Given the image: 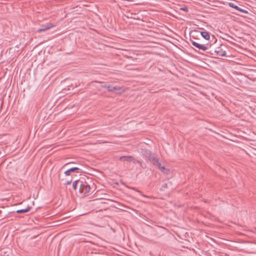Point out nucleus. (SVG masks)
Instances as JSON below:
<instances>
[{
    "label": "nucleus",
    "mask_w": 256,
    "mask_h": 256,
    "mask_svg": "<svg viewBox=\"0 0 256 256\" xmlns=\"http://www.w3.org/2000/svg\"><path fill=\"white\" fill-rule=\"evenodd\" d=\"M90 186L86 182H82L79 189V192L83 194L84 195L88 194L90 190Z\"/></svg>",
    "instance_id": "nucleus-1"
},
{
    "label": "nucleus",
    "mask_w": 256,
    "mask_h": 256,
    "mask_svg": "<svg viewBox=\"0 0 256 256\" xmlns=\"http://www.w3.org/2000/svg\"><path fill=\"white\" fill-rule=\"evenodd\" d=\"M121 161H127L129 162H133L134 164L138 163L141 164V162L132 156H122L120 158Z\"/></svg>",
    "instance_id": "nucleus-2"
},
{
    "label": "nucleus",
    "mask_w": 256,
    "mask_h": 256,
    "mask_svg": "<svg viewBox=\"0 0 256 256\" xmlns=\"http://www.w3.org/2000/svg\"><path fill=\"white\" fill-rule=\"evenodd\" d=\"M106 88L108 91L112 92H116V93L120 94L122 92V90L120 88L116 86H112L110 85H108L106 86Z\"/></svg>",
    "instance_id": "nucleus-3"
},
{
    "label": "nucleus",
    "mask_w": 256,
    "mask_h": 256,
    "mask_svg": "<svg viewBox=\"0 0 256 256\" xmlns=\"http://www.w3.org/2000/svg\"><path fill=\"white\" fill-rule=\"evenodd\" d=\"M54 26V25L51 23L47 24L46 25L42 26L41 28L38 30V32H44Z\"/></svg>",
    "instance_id": "nucleus-4"
},
{
    "label": "nucleus",
    "mask_w": 256,
    "mask_h": 256,
    "mask_svg": "<svg viewBox=\"0 0 256 256\" xmlns=\"http://www.w3.org/2000/svg\"><path fill=\"white\" fill-rule=\"evenodd\" d=\"M151 162L153 164L154 166L158 167V168H160L161 164L159 162L158 158L153 155L149 159Z\"/></svg>",
    "instance_id": "nucleus-5"
},
{
    "label": "nucleus",
    "mask_w": 256,
    "mask_h": 256,
    "mask_svg": "<svg viewBox=\"0 0 256 256\" xmlns=\"http://www.w3.org/2000/svg\"><path fill=\"white\" fill-rule=\"evenodd\" d=\"M192 44L196 47V48L200 49V50H207L208 48L207 46H204V45H202V44H200L194 41H192Z\"/></svg>",
    "instance_id": "nucleus-6"
},
{
    "label": "nucleus",
    "mask_w": 256,
    "mask_h": 256,
    "mask_svg": "<svg viewBox=\"0 0 256 256\" xmlns=\"http://www.w3.org/2000/svg\"><path fill=\"white\" fill-rule=\"evenodd\" d=\"M142 152L144 156L148 158V159H150V158L154 154H152L151 152L146 149H142Z\"/></svg>",
    "instance_id": "nucleus-7"
},
{
    "label": "nucleus",
    "mask_w": 256,
    "mask_h": 256,
    "mask_svg": "<svg viewBox=\"0 0 256 256\" xmlns=\"http://www.w3.org/2000/svg\"><path fill=\"white\" fill-rule=\"evenodd\" d=\"M202 36L206 40H208L210 38L209 33L206 31H203L201 32Z\"/></svg>",
    "instance_id": "nucleus-8"
},
{
    "label": "nucleus",
    "mask_w": 256,
    "mask_h": 256,
    "mask_svg": "<svg viewBox=\"0 0 256 256\" xmlns=\"http://www.w3.org/2000/svg\"><path fill=\"white\" fill-rule=\"evenodd\" d=\"M228 6L231 7L235 8L236 10L240 11V12H244V10H242L240 8L238 7V6H236L234 3L233 2H229Z\"/></svg>",
    "instance_id": "nucleus-9"
},
{
    "label": "nucleus",
    "mask_w": 256,
    "mask_h": 256,
    "mask_svg": "<svg viewBox=\"0 0 256 256\" xmlns=\"http://www.w3.org/2000/svg\"><path fill=\"white\" fill-rule=\"evenodd\" d=\"M81 182H82L81 180L74 181L72 184V187H73L74 189L76 190V188L77 186H78V185L80 186Z\"/></svg>",
    "instance_id": "nucleus-10"
},
{
    "label": "nucleus",
    "mask_w": 256,
    "mask_h": 256,
    "mask_svg": "<svg viewBox=\"0 0 256 256\" xmlns=\"http://www.w3.org/2000/svg\"><path fill=\"white\" fill-rule=\"evenodd\" d=\"M30 210V208L28 207V208H25V209H21V210H18L16 211V212L17 213L27 212H28Z\"/></svg>",
    "instance_id": "nucleus-11"
},
{
    "label": "nucleus",
    "mask_w": 256,
    "mask_h": 256,
    "mask_svg": "<svg viewBox=\"0 0 256 256\" xmlns=\"http://www.w3.org/2000/svg\"><path fill=\"white\" fill-rule=\"evenodd\" d=\"M158 168L165 174H168V173L169 170L164 168V166H161L160 168Z\"/></svg>",
    "instance_id": "nucleus-12"
},
{
    "label": "nucleus",
    "mask_w": 256,
    "mask_h": 256,
    "mask_svg": "<svg viewBox=\"0 0 256 256\" xmlns=\"http://www.w3.org/2000/svg\"><path fill=\"white\" fill-rule=\"evenodd\" d=\"M79 170V168L74 167V168H70L68 170H70V172H74L76 170Z\"/></svg>",
    "instance_id": "nucleus-13"
},
{
    "label": "nucleus",
    "mask_w": 256,
    "mask_h": 256,
    "mask_svg": "<svg viewBox=\"0 0 256 256\" xmlns=\"http://www.w3.org/2000/svg\"><path fill=\"white\" fill-rule=\"evenodd\" d=\"M71 172H70V170H66L65 172H64V174L66 175V176H68L70 174Z\"/></svg>",
    "instance_id": "nucleus-14"
},
{
    "label": "nucleus",
    "mask_w": 256,
    "mask_h": 256,
    "mask_svg": "<svg viewBox=\"0 0 256 256\" xmlns=\"http://www.w3.org/2000/svg\"><path fill=\"white\" fill-rule=\"evenodd\" d=\"M108 86V85L104 84H102H102H100V86H101L102 88H106V86Z\"/></svg>",
    "instance_id": "nucleus-15"
},
{
    "label": "nucleus",
    "mask_w": 256,
    "mask_h": 256,
    "mask_svg": "<svg viewBox=\"0 0 256 256\" xmlns=\"http://www.w3.org/2000/svg\"><path fill=\"white\" fill-rule=\"evenodd\" d=\"M167 186H168L167 184H164L162 186V188H167Z\"/></svg>",
    "instance_id": "nucleus-16"
},
{
    "label": "nucleus",
    "mask_w": 256,
    "mask_h": 256,
    "mask_svg": "<svg viewBox=\"0 0 256 256\" xmlns=\"http://www.w3.org/2000/svg\"><path fill=\"white\" fill-rule=\"evenodd\" d=\"M182 10H184V11H188V8H186V7H184V8H181Z\"/></svg>",
    "instance_id": "nucleus-17"
},
{
    "label": "nucleus",
    "mask_w": 256,
    "mask_h": 256,
    "mask_svg": "<svg viewBox=\"0 0 256 256\" xmlns=\"http://www.w3.org/2000/svg\"><path fill=\"white\" fill-rule=\"evenodd\" d=\"M70 182H71V181H67V182H66V184H70Z\"/></svg>",
    "instance_id": "nucleus-18"
},
{
    "label": "nucleus",
    "mask_w": 256,
    "mask_h": 256,
    "mask_svg": "<svg viewBox=\"0 0 256 256\" xmlns=\"http://www.w3.org/2000/svg\"><path fill=\"white\" fill-rule=\"evenodd\" d=\"M69 164H70V163H67V164H65L64 166H66L67 165H68Z\"/></svg>",
    "instance_id": "nucleus-19"
},
{
    "label": "nucleus",
    "mask_w": 256,
    "mask_h": 256,
    "mask_svg": "<svg viewBox=\"0 0 256 256\" xmlns=\"http://www.w3.org/2000/svg\"><path fill=\"white\" fill-rule=\"evenodd\" d=\"M220 55L222 56H225V54H222Z\"/></svg>",
    "instance_id": "nucleus-20"
}]
</instances>
